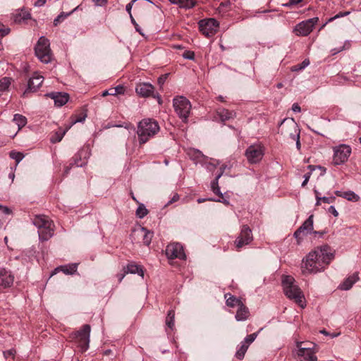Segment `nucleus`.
I'll use <instances>...</instances> for the list:
<instances>
[{
	"mask_svg": "<svg viewBox=\"0 0 361 361\" xmlns=\"http://www.w3.org/2000/svg\"><path fill=\"white\" fill-rule=\"evenodd\" d=\"M257 336V333H253L252 334H250L247 336L243 342L248 345V346L255 340V338Z\"/></svg>",
	"mask_w": 361,
	"mask_h": 361,
	"instance_id": "79ce46f5",
	"label": "nucleus"
},
{
	"mask_svg": "<svg viewBox=\"0 0 361 361\" xmlns=\"http://www.w3.org/2000/svg\"><path fill=\"white\" fill-rule=\"evenodd\" d=\"M68 16H69V13H65L62 12L61 14H59L54 20V25H57L61 21L64 20Z\"/></svg>",
	"mask_w": 361,
	"mask_h": 361,
	"instance_id": "a18cd8bd",
	"label": "nucleus"
},
{
	"mask_svg": "<svg viewBox=\"0 0 361 361\" xmlns=\"http://www.w3.org/2000/svg\"><path fill=\"white\" fill-rule=\"evenodd\" d=\"M166 255L169 259L178 258L185 259L186 255L183 251V246L178 243H173L168 245L166 248Z\"/></svg>",
	"mask_w": 361,
	"mask_h": 361,
	"instance_id": "dca6fc26",
	"label": "nucleus"
},
{
	"mask_svg": "<svg viewBox=\"0 0 361 361\" xmlns=\"http://www.w3.org/2000/svg\"><path fill=\"white\" fill-rule=\"evenodd\" d=\"M14 276L6 269H0V289L11 286L13 283Z\"/></svg>",
	"mask_w": 361,
	"mask_h": 361,
	"instance_id": "412c9836",
	"label": "nucleus"
},
{
	"mask_svg": "<svg viewBox=\"0 0 361 361\" xmlns=\"http://www.w3.org/2000/svg\"><path fill=\"white\" fill-rule=\"evenodd\" d=\"M224 298L226 299V305L230 307H238L243 303L240 299L230 293H226Z\"/></svg>",
	"mask_w": 361,
	"mask_h": 361,
	"instance_id": "a878e982",
	"label": "nucleus"
},
{
	"mask_svg": "<svg viewBox=\"0 0 361 361\" xmlns=\"http://www.w3.org/2000/svg\"><path fill=\"white\" fill-rule=\"evenodd\" d=\"M130 18L131 23L135 26V28L136 31H137L139 33L142 34L141 29H140V26L138 25V24L136 23V21L134 19V18L133 17V16L130 15Z\"/></svg>",
	"mask_w": 361,
	"mask_h": 361,
	"instance_id": "864d4df0",
	"label": "nucleus"
},
{
	"mask_svg": "<svg viewBox=\"0 0 361 361\" xmlns=\"http://www.w3.org/2000/svg\"><path fill=\"white\" fill-rule=\"evenodd\" d=\"M133 235L142 238V243L145 245H149L151 243L153 233L145 227H140L133 231Z\"/></svg>",
	"mask_w": 361,
	"mask_h": 361,
	"instance_id": "aec40b11",
	"label": "nucleus"
},
{
	"mask_svg": "<svg viewBox=\"0 0 361 361\" xmlns=\"http://www.w3.org/2000/svg\"><path fill=\"white\" fill-rule=\"evenodd\" d=\"M292 110L294 112H300L301 111V109L298 103H294L292 106Z\"/></svg>",
	"mask_w": 361,
	"mask_h": 361,
	"instance_id": "052dcab7",
	"label": "nucleus"
},
{
	"mask_svg": "<svg viewBox=\"0 0 361 361\" xmlns=\"http://www.w3.org/2000/svg\"><path fill=\"white\" fill-rule=\"evenodd\" d=\"M98 5H102L106 2V0H92Z\"/></svg>",
	"mask_w": 361,
	"mask_h": 361,
	"instance_id": "338daca9",
	"label": "nucleus"
},
{
	"mask_svg": "<svg viewBox=\"0 0 361 361\" xmlns=\"http://www.w3.org/2000/svg\"><path fill=\"white\" fill-rule=\"evenodd\" d=\"M314 192L316 194V199H317L316 205H319L321 204L320 203L321 201H322L323 202L326 203V204H330V203L334 202V201L336 200V197H333V196L321 197L319 196V192L317 190H314Z\"/></svg>",
	"mask_w": 361,
	"mask_h": 361,
	"instance_id": "72a5a7b5",
	"label": "nucleus"
},
{
	"mask_svg": "<svg viewBox=\"0 0 361 361\" xmlns=\"http://www.w3.org/2000/svg\"><path fill=\"white\" fill-rule=\"evenodd\" d=\"M190 154L191 155L192 159L197 161L203 157V154L197 149L191 151Z\"/></svg>",
	"mask_w": 361,
	"mask_h": 361,
	"instance_id": "37998d69",
	"label": "nucleus"
},
{
	"mask_svg": "<svg viewBox=\"0 0 361 361\" xmlns=\"http://www.w3.org/2000/svg\"><path fill=\"white\" fill-rule=\"evenodd\" d=\"M114 91V94H123L125 92V88L122 85H118L116 87H111Z\"/></svg>",
	"mask_w": 361,
	"mask_h": 361,
	"instance_id": "49530a36",
	"label": "nucleus"
},
{
	"mask_svg": "<svg viewBox=\"0 0 361 361\" xmlns=\"http://www.w3.org/2000/svg\"><path fill=\"white\" fill-rule=\"evenodd\" d=\"M253 240L252 230L247 225H243L234 243L238 249L250 244Z\"/></svg>",
	"mask_w": 361,
	"mask_h": 361,
	"instance_id": "ddd939ff",
	"label": "nucleus"
},
{
	"mask_svg": "<svg viewBox=\"0 0 361 361\" xmlns=\"http://www.w3.org/2000/svg\"><path fill=\"white\" fill-rule=\"evenodd\" d=\"M183 57L186 59L193 60L195 59V53L192 51H185L183 54Z\"/></svg>",
	"mask_w": 361,
	"mask_h": 361,
	"instance_id": "de8ad7c7",
	"label": "nucleus"
},
{
	"mask_svg": "<svg viewBox=\"0 0 361 361\" xmlns=\"http://www.w3.org/2000/svg\"><path fill=\"white\" fill-rule=\"evenodd\" d=\"M13 122L18 126V128L20 129L22 127L26 125L27 118L23 115L15 114Z\"/></svg>",
	"mask_w": 361,
	"mask_h": 361,
	"instance_id": "f704fd0d",
	"label": "nucleus"
},
{
	"mask_svg": "<svg viewBox=\"0 0 361 361\" xmlns=\"http://www.w3.org/2000/svg\"><path fill=\"white\" fill-rule=\"evenodd\" d=\"M154 90V86L148 82L140 83V84L137 85V86L135 87V92L140 96H141L142 97H147L152 95L154 97H157L158 102L159 104H161V99L159 94H157V96L153 94Z\"/></svg>",
	"mask_w": 361,
	"mask_h": 361,
	"instance_id": "a211bd4d",
	"label": "nucleus"
},
{
	"mask_svg": "<svg viewBox=\"0 0 361 361\" xmlns=\"http://www.w3.org/2000/svg\"><path fill=\"white\" fill-rule=\"evenodd\" d=\"M90 326L85 324L79 331L73 332L70 338L72 341L75 342L82 351L87 350L90 343Z\"/></svg>",
	"mask_w": 361,
	"mask_h": 361,
	"instance_id": "0eeeda50",
	"label": "nucleus"
},
{
	"mask_svg": "<svg viewBox=\"0 0 361 361\" xmlns=\"http://www.w3.org/2000/svg\"><path fill=\"white\" fill-rule=\"evenodd\" d=\"M174 319L175 312L173 310H171L167 313L165 322L167 327L170 329L171 331H173L174 328Z\"/></svg>",
	"mask_w": 361,
	"mask_h": 361,
	"instance_id": "2f4dec72",
	"label": "nucleus"
},
{
	"mask_svg": "<svg viewBox=\"0 0 361 361\" xmlns=\"http://www.w3.org/2000/svg\"><path fill=\"white\" fill-rule=\"evenodd\" d=\"M90 155V152L87 147H83L80 149L72 158L69 166H66L64 171L66 174H68L71 169L75 166L77 167H82L87 163V159Z\"/></svg>",
	"mask_w": 361,
	"mask_h": 361,
	"instance_id": "1a4fd4ad",
	"label": "nucleus"
},
{
	"mask_svg": "<svg viewBox=\"0 0 361 361\" xmlns=\"http://www.w3.org/2000/svg\"><path fill=\"white\" fill-rule=\"evenodd\" d=\"M43 80V76L38 74H35L32 78L29 79L27 82V87L23 92V96L25 97L29 92H36L41 86Z\"/></svg>",
	"mask_w": 361,
	"mask_h": 361,
	"instance_id": "6ab92c4d",
	"label": "nucleus"
},
{
	"mask_svg": "<svg viewBox=\"0 0 361 361\" xmlns=\"http://www.w3.org/2000/svg\"><path fill=\"white\" fill-rule=\"evenodd\" d=\"M359 279V273L355 272L353 275L348 276L344 281L340 284L339 288L343 290H350L353 284Z\"/></svg>",
	"mask_w": 361,
	"mask_h": 361,
	"instance_id": "5701e85b",
	"label": "nucleus"
},
{
	"mask_svg": "<svg viewBox=\"0 0 361 361\" xmlns=\"http://www.w3.org/2000/svg\"><path fill=\"white\" fill-rule=\"evenodd\" d=\"M328 211L329 213L332 214L334 216H338V212H337L335 207H334V206H330Z\"/></svg>",
	"mask_w": 361,
	"mask_h": 361,
	"instance_id": "4d7b16f0",
	"label": "nucleus"
},
{
	"mask_svg": "<svg viewBox=\"0 0 361 361\" xmlns=\"http://www.w3.org/2000/svg\"><path fill=\"white\" fill-rule=\"evenodd\" d=\"M173 4L178 5L180 8H191L195 6V0H169Z\"/></svg>",
	"mask_w": 361,
	"mask_h": 361,
	"instance_id": "cd10ccee",
	"label": "nucleus"
},
{
	"mask_svg": "<svg viewBox=\"0 0 361 361\" xmlns=\"http://www.w3.org/2000/svg\"><path fill=\"white\" fill-rule=\"evenodd\" d=\"M33 224L38 228L39 238L42 241H47L54 235V225L48 216L37 215L32 219Z\"/></svg>",
	"mask_w": 361,
	"mask_h": 361,
	"instance_id": "20e7f679",
	"label": "nucleus"
},
{
	"mask_svg": "<svg viewBox=\"0 0 361 361\" xmlns=\"http://www.w3.org/2000/svg\"><path fill=\"white\" fill-rule=\"evenodd\" d=\"M302 345H304L303 347H313V350H314V348L316 346V345L314 343H305L303 342Z\"/></svg>",
	"mask_w": 361,
	"mask_h": 361,
	"instance_id": "69168bd1",
	"label": "nucleus"
},
{
	"mask_svg": "<svg viewBox=\"0 0 361 361\" xmlns=\"http://www.w3.org/2000/svg\"><path fill=\"white\" fill-rule=\"evenodd\" d=\"M329 246L325 245L317 247L302 259L301 271L303 274H316L324 271L333 259Z\"/></svg>",
	"mask_w": 361,
	"mask_h": 361,
	"instance_id": "f257e3e1",
	"label": "nucleus"
},
{
	"mask_svg": "<svg viewBox=\"0 0 361 361\" xmlns=\"http://www.w3.org/2000/svg\"><path fill=\"white\" fill-rule=\"evenodd\" d=\"M35 53L41 62L44 63L51 62L52 53L49 39L43 36L40 37L35 47Z\"/></svg>",
	"mask_w": 361,
	"mask_h": 361,
	"instance_id": "39448f33",
	"label": "nucleus"
},
{
	"mask_svg": "<svg viewBox=\"0 0 361 361\" xmlns=\"http://www.w3.org/2000/svg\"><path fill=\"white\" fill-rule=\"evenodd\" d=\"M310 63V61L309 60L307 59H305L300 64H298L297 66V68L295 67V68L294 70H302L303 68H305L306 66H307Z\"/></svg>",
	"mask_w": 361,
	"mask_h": 361,
	"instance_id": "3c124183",
	"label": "nucleus"
},
{
	"mask_svg": "<svg viewBox=\"0 0 361 361\" xmlns=\"http://www.w3.org/2000/svg\"><path fill=\"white\" fill-rule=\"evenodd\" d=\"M86 117V113L82 112L80 115L75 116V118L72 121L71 123L69 126H71V127L73 124L76 123L83 122L85 120Z\"/></svg>",
	"mask_w": 361,
	"mask_h": 361,
	"instance_id": "a19ab883",
	"label": "nucleus"
},
{
	"mask_svg": "<svg viewBox=\"0 0 361 361\" xmlns=\"http://www.w3.org/2000/svg\"><path fill=\"white\" fill-rule=\"evenodd\" d=\"M221 197V199H218V200H215L214 198H208V200L209 201H216V202H222L224 203V204L226 205H229V201L227 200L226 199L224 198L223 195L222 196H219Z\"/></svg>",
	"mask_w": 361,
	"mask_h": 361,
	"instance_id": "603ef678",
	"label": "nucleus"
},
{
	"mask_svg": "<svg viewBox=\"0 0 361 361\" xmlns=\"http://www.w3.org/2000/svg\"><path fill=\"white\" fill-rule=\"evenodd\" d=\"M351 153V148L345 145H341L334 149L333 161L335 165L345 162Z\"/></svg>",
	"mask_w": 361,
	"mask_h": 361,
	"instance_id": "4468645a",
	"label": "nucleus"
},
{
	"mask_svg": "<svg viewBox=\"0 0 361 361\" xmlns=\"http://www.w3.org/2000/svg\"><path fill=\"white\" fill-rule=\"evenodd\" d=\"M343 192H341L340 190H336L334 192L335 195L338 197H343Z\"/></svg>",
	"mask_w": 361,
	"mask_h": 361,
	"instance_id": "774afa93",
	"label": "nucleus"
},
{
	"mask_svg": "<svg viewBox=\"0 0 361 361\" xmlns=\"http://www.w3.org/2000/svg\"><path fill=\"white\" fill-rule=\"evenodd\" d=\"M264 155V147L260 144H255L249 146L245 152L248 162L250 164H257Z\"/></svg>",
	"mask_w": 361,
	"mask_h": 361,
	"instance_id": "6e6552de",
	"label": "nucleus"
},
{
	"mask_svg": "<svg viewBox=\"0 0 361 361\" xmlns=\"http://www.w3.org/2000/svg\"><path fill=\"white\" fill-rule=\"evenodd\" d=\"M11 85V79L8 78H4L0 80V97L6 91Z\"/></svg>",
	"mask_w": 361,
	"mask_h": 361,
	"instance_id": "c9c22d12",
	"label": "nucleus"
},
{
	"mask_svg": "<svg viewBox=\"0 0 361 361\" xmlns=\"http://www.w3.org/2000/svg\"><path fill=\"white\" fill-rule=\"evenodd\" d=\"M302 341L296 342V346L298 348V356L303 357L305 361H317V357L315 355L317 351L313 350V347H302Z\"/></svg>",
	"mask_w": 361,
	"mask_h": 361,
	"instance_id": "f3484780",
	"label": "nucleus"
},
{
	"mask_svg": "<svg viewBox=\"0 0 361 361\" xmlns=\"http://www.w3.org/2000/svg\"><path fill=\"white\" fill-rule=\"evenodd\" d=\"M350 14L349 11H345V12H339L338 14L334 16V17L329 18V21L331 22L334 20L335 19H337L338 18L345 17Z\"/></svg>",
	"mask_w": 361,
	"mask_h": 361,
	"instance_id": "09e8293b",
	"label": "nucleus"
},
{
	"mask_svg": "<svg viewBox=\"0 0 361 361\" xmlns=\"http://www.w3.org/2000/svg\"><path fill=\"white\" fill-rule=\"evenodd\" d=\"M282 286L285 295L290 299L304 308L305 306L304 302V295L300 288L295 284V279L290 276H285L282 279Z\"/></svg>",
	"mask_w": 361,
	"mask_h": 361,
	"instance_id": "7ed1b4c3",
	"label": "nucleus"
},
{
	"mask_svg": "<svg viewBox=\"0 0 361 361\" xmlns=\"http://www.w3.org/2000/svg\"><path fill=\"white\" fill-rule=\"evenodd\" d=\"M313 230V215H310L307 219L295 231L293 235L297 239L298 243H300L302 238Z\"/></svg>",
	"mask_w": 361,
	"mask_h": 361,
	"instance_id": "2eb2a0df",
	"label": "nucleus"
},
{
	"mask_svg": "<svg viewBox=\"0 0 361 361\" xmlns=\"http://www.w3.org/2000/svg\"><path fill=\"white\" fill-rule=\"evenodd\" d=\"M61 270L66 274H73L77 270V264H73L71 266H69V267H61Z\"/></svg>",
	"mask_w": 361,
	"mask_h": 361,
	"instance_id": "ea45409f",
	"label": "nucleus"
},
{
	"mask_svg": "<svg viewBox=\"0 0 361 361\" xmlns=\"http://www.w3.org/2000/svg\"><path fill=\"white\" fill-rule=\"evenodd\" d=\"M10 157L18 164L24 158V154L20 152L11 151L10 152Z\"/></svg>",
	"mask_w": 361,
	"mask_h": 361,
	"instance_id": "58836bf2",
	"label": "nucleus"
},
{
	"mask_svg": "<svg viewBox=\"0 0 361 361\" xmlns=\"http://www.w3.org/2000/svg\"><path fill=\"white\" fill-rule=\"evenodd\" d=\"M319 18L315 17L302 21L295 25L293 29V32L297 36H307L313 30Z\"/></svg>",
	"mask_w": 361,
	"mask_h": 361,
	"instance_id": "9b49d317",
	"label": "nucleus"
},
{
	"mask_svg": "<svg viewBox=\"0 0 361 361\" xmlns=\"http://www.w3.org/2000/svg\"><path fill=\"white\" fill-rule=\"evenodd\" d=\"M71 128V126H68L66 129L62 130L59 129V131L56 132L54 135H53L51 138V142L52 143H56L60 142L66 133Z\"/></svg>",
	"mask_w": 361,
	"mask_h": 361,
	"instance_id": "c756f323",
	"label": "nucleus"
},
{
	"mask_svg": "<svg viewBox=\"0 0 361 361\" xmlns=\"http://www.w3.org/2000/svg\"><path fill=\"white\" fill-rule=\"evenodd\" d=\"M167 75H162L158 78V83L160 86H162L166 79Z\"/></svg>",
	"mask_w": 361,
	"mask_h": 361,
	"instance_id": "bf43d9fd",
	"label": "nucleus"
},
{
	"mask_svg": "<svg viewBox=\"0 0 361 361\" xmlns=\"http://www.w3.org/2000/svg\"><path fill=\"white\" fill-rule=\"evenodd\" d=\"M125 274H137L139 276H144V271L140 265L137 264L130 263L124 268Z\"/></svg>",
	"mask_w": 361,
	"mask_h": 361,
	"instance_id": "393cba45",
	"label": "nucleus"
},
{
	"mask_svg": "<svg viewBox=\"0 0 361 361\" xmlns=\"http://www.w3.org/2000/svg\"><path fill=\"white\" fill-rule=\"evenodd\" d=\"M0 210H1V212L3 213H4L5 214H10L11 213V210L6 207V206H3L0 204Z\"/></svg>",
	"mask_w": 361,
	"mask_h": 361,
	"instance_id": "6e6d98bb",
	"label": "nucleus"
},
{
	"mask_svg": "<svg viewBox=\"0 0 361 361\" xmlns=\"http://www.w3.org/2000/svg\"><path fill=\"white\" fill-rule=\"evenodd\" d=\"M343 198L352 202H357L360 200V197L354 192L350 190L343 192Z\"/></svg>",
	"mask_w": 361,
	"mask_h": 361,
	"instance_id": "e433bc0d",
	"label": "nucleus"
},
{
	"mask_svg": "<svg viewBox=\"0 0 361 361\" xmlns=\"http://www.w3.org/2000/svg\"><path fill=\"white\" fill-rule=\"evenodd\" d=\"M107 95H114V91L112 90V88H109V90H106L105 91H104L102 92V96L103 97H105V96H107Z\"/></svg>",
	"mask_w": 361,
	"mask_h": 361,
	"instance_id": "680f3d73",
	"label": "nucleus"
},
{
	"mask_svg": "<svg viewBox=\"0 0 361 361\" xmlns=\"http://www.w3.org/2000/svg\"><path fill=\"white\" fill-rule=\"evenodd\" d=\"M31 18V14L25 9H22L20 12L16 14L15 21L17 23L25 22Z\"/></svg>",
	"mask_w": 361,
	"mask_h": 361,
	"instance_id": "c85d7f7f",
	"label": "nucleus"
},
{
	"mask_svg": "<svg viewBox=\"0 0 361 361\" xmlns=\"http://www.w3.org/2000/svg\"><path fill=\"white\" fill-rule=\"evenodd\" d=\"M230 4H230L229 1L221 2L219 6V9H223L224 8H227L230 6Z\"/></svg>",
	"mask_w": 361,
	"mask_h": 361,
	"instance_id": "e2e57ef3",
	"label": "nucleus"
},
{
	"mask_svg": "<svg viewBox=\"0 0 361 361\" xmlns=\"http://www.w3.org/2000/svg\"><path fill=\"white\" fill-rule=\"evenodd\" d=\"M279 133L284 135H288L293 140H295V134L300 135V130L297 124L292 119L288 121L286 118L283 119L279 127Z\"/></svg>",
	"mask_w": 361,
	"mask_h": 361,
	"instance_id": "f8f14e48",
	"label": "nucleus"
},
{
	"mask_svg": "<svg viewBox=\"0 0 361 361\" xmlns=\"http://www.w3.org/2000/svg\"><path fill=\"white\" fill-rule=\"evenodd\" d=\"M173 106L178 117L186 123L192 107L190 102L183 96H178L173 98Z\"/></svg>",
	"mask_w": 361,
	"mask_h": 361,
	"instance_id": "423d86ee",
	"label": "nucleus"
},
{
	"mask_svg": "<svg viewBox=\"0 0 361 361\" xmlns=\"http://www.w3.org/2000/svg\"><path fill=\"white\" fill-rule=\"evenodd\" d=\"M222 176V173H219L215 178V179L211 183V188L213 192L219 196H222V193L220 191L219 186V179Z\"/></svg>",
	"mask_w": 361,
	"mask_h": 361,
	"instance_id": "7c9ffc66",
	"label": "nucleus"
},
{
	"mask_svg": "<svg viewBox=\"0 0 361 361\" xmlns=\"http://www.w3.org/2000/svg\"><path fill=\"white\" fill-rule=\"evenodd\" d=\"M295 140H294L296 142V147L298 149H300L301 144L300 141V135L299 134H295Z\"/></svg>",
	"mask_w": 361,
	"mask_h": 361,
	"instance_id": "13d9d810",
	"label": "nucleus"
},
{
	"mask_svg": "<svg viewBox=\"0 0 361 361\" xmlns=\"http://www.w3.org/2000/svg\"><path fill=\"white\" fill-rule=\"evenodd\" d=\"M47 0H37V1L35 3V6H42L46 3Z\"/></svg>",
	"mask_w": 361,
	"mask_h": 361,
	"instance_id": "0e129e2a",
	"label": "nucleus"
},
{
	"mask_svg": "<svg viewBox=\"0 0 361 361\" xmlns=\"http://www.w3.org/2000/svg\"><path fill=\"white\" fill-rule=\"evenodd\" d=\"M310 176H311L310 172H308L304 175V180L302 183V187H305L307 184Z\"/></svg>",
	"mask_w": 361,
	"mask_h": 361,
	"instance_id": "5fc2aeb1",
	"label": "nucleus"
},
{
	"mask_svg": "<svg viewBox=\"0 0 361 361\" xmlns=\"http://www.w3.org/2000/svg\"><path fill=\"white\" fill-rule=\"evenodd\" d=\"M248 345L245 343L243 341L241 342L240 345L238 348L236 353H235V357L238 360L243 359L245 353L247 352L248 349Z\"/></svg>",
	"mask_w": 361,
	"mask_h": 361,
	"instance_id": "473e14b6",
	"label": "nucleus"
},
{
	"mask_svg": "<svg viewBox=\"0 0 361 361\" xmlns=\"http://www.w3.org/2000/svg\"><path fill=\"white\" fill-rule=\"evenodd\" d=\"M16 353V351L13 348L10 349L8 350L4 351V355L6 358H7L8 357H14Z\"/></svg>",
	"mask_w": 361,
	"mask_h": 361,
	"instance_id": "8fccbe9b",
	"label": "nucleus"
},
{
	"mask_svg": "<svg viewBox=\"0 0 361 361\" xmlns=\"http://www.w3.org/2000/svg\"><path fill=\"white\" fill-rule=\"evenodd\" d=\"M350 46V42L347 41L345 42L344 45H343L342 47L338 48V49H332L331 52H332V54L334 55L344 49H348Z\"/></svg>",
	"mask_w": 361,
	"mask_h": 361,
	"instance_id": "c03bdc74",
	"label": "nucleus"
},
{
	"mask_svg": "<svg viewBox=\"0 0 361 361\" xmlns=\"http://www.w3.org/2000/svg\"><path fill=\"white\" fill-rule=\"evenodd\" d=\"M216 114L222 122H225L235 116L234 112L223 108L218 109Z\"/></svg>",
	"mask_w": 361,
	"mask_h": 361,
	"instance_id": "bb28decb",
	"label": "nucleus"
},
{
	"mask_svg": "<svg viewBox=\"0 0 361 361\" xmlns=\"http://www.w3.org/2000/svg\"><path fill=\"white\" fill-rule=\"evenodd\" d=\"M198 25L200 32L207 37L214 36L219 27V22L214 18L201 20Z\"/></svg>",
	"mask_w": 361,
	"mask_h": 361,
	"instance_id": "9d476101",
	"label": "nucleus"
},
{
	"mask_svg": "<svg viewBox=\"0 0 361 361\" xmlns=\"http://www.w3.org/2000/svg\"><path fill=\"white\" fill-rule=\"evenodd\" d=\"M148 214V210L143 204H140L136 209V216L140 218H144Z\"/></svg>",
	"mask_w": 361,
	"mask_h": 361,
	"instance_id": "4c0bfd02",
	"label": "nucleus"
},
{
	"mask_svg": "<svg viewBox=\"0 0 361 361\" xmlns=\"http://www.w3.org/2000/svg\"><path fill=\"white\" fill-rule=\"evenodd\" d=\"M47 95L54 99L55 105L59 107L66 104L69 99L68 94L59 92H51Z\"/></svg>",
	"mask_w": 361,
	"mask_h": 361,
	"instance_id": "4be33fe9",
	"label": "nucleus"
},
{
	"mask_svg": "<svg viewBox=\"0 0 361 361\" xmlns=\"http://www.w3.org/2000/svg\"><path fill=\"white\" fill-rule=\"evenodd\" d=\"M159 130V126L152 118H144L138 123L137 134L140 144L146 143Z\"/></svg>",
	"mask_w": 361,
	"mask_h": 361,
	"instance_id": "f03ea898",
	"label": "nucleus"
},
{
	"mask_svg": "<svg viewBox=\"0 0 361 361\" xmlns=\"http://www.w3.org/2000/svg\"><path fill=\"white\" fill-rule=\"evenodd\" d=\"M250 317V312L248 308L243 304V302L238 307V310L235 314V319L237 321H245Z\"/></svg>",
	"mask_w": 361,
	"mask_h": 361,
	"instance_id": "b1692460",
	"label": "nucleus"
}]
</instances>
